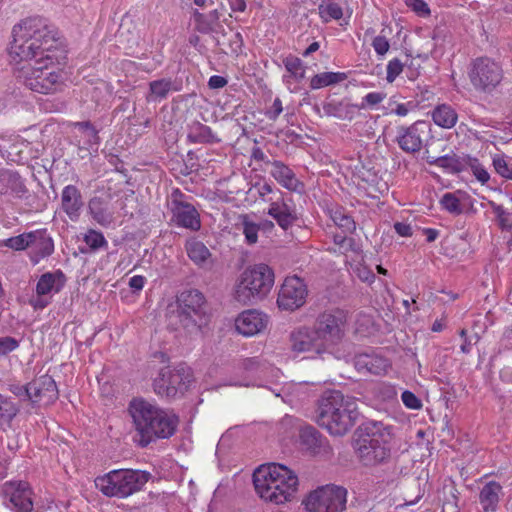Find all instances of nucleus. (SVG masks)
<instances>
[{
  "mask_svg": "<svg viewBox=\"0 0 512 512\" xmlns=\"http://www.w3.org/2000/svg\"><path fill=\"white\" fill-rule=\"evenodd\" d=\"M10 55L24 62L17 69V78L30 90L53 94L63 89L65 77L56 65L64 50L58 30L45 19L31 17L15 25Z\"/></svg>",
  "mask_w": 512,
  "mask_h": 512,
  "instance_id": "1",
  "label": "nucleus"
},
{
  "mask_svg": "<svg viewBox=\"0 0 512 512\" xmlns=\"http://www.w3.org/2000/svg\"><path fill=\"white\" fill-rule=\"evenodd\" d=\"M253 484L264 502L277 506L295 500L300 487L297 473L280 463L260 465L253 473Z\"/></svg>",
  "mask_w": 512,
  "mask_h": 512,
  "instance_id": "2",
  "label": "nucleus"
},
{
  "mask_svg": "<svg viewBox=\"0 0 512 512\" xmlns=\"http://www.w3.org/2000/svg\"><path fill=\"white\" fill-rule=\"evenodd\" d=\"M129 413L135 424V441L147 446L155 439L169 438L176 430L178 418L143 399H134L129 404Z\"/></svg>",
  "mask_w": 512,
  "mask_h": 512,
  "instance_id": "3",
  "label": "nucleus"
},
{
  "mask_svg": "<svg viewBox=\"0 0 512 512\" xmlns=\"http://www.w3.org/2000/svg\"><path fill=\"white\" fill-rule=\"evenodd\" d=\"M356 402L340 391L324 392L317 403L316 423L333 436L345 435L358 418Z\"/></svg>",
  "mask_w": 512,
  "mask_h": 512,
  "instance_id": "4",
  "label": "nucleus"
},
{
  "mask_svg": "<svg viewBox=\"0 0 512 512\" xmlns=\"http://www.w3.org/2000/svg\"><path fill=\"white\" fill-rule=\"evenodd\" d=\"M274 282V271L267 264L249 266L242 272L236 285L235 299L243 305H253L269 294Z\"/></svg>",
  "mask_w": 512,
  "mask_h": 512,
  "instance_id": "5",
  "label": "nucleus"
},
{
  "mask_svg": "<svg viewBox=\"0 0 512 512\" xmlns=\"http://www.w3.org/2000/svg\"><path fill=\"white\" fill-rule=\"evenodd\" d=\"M150 474L131 469H117L97 477L95 486L108 497L127 498L142 490Z\"/></svg>",
  "mask_w": 512,
  "mask_h": 512,
  "instance_id": "6",
  "label": "nucleus"
},
{
  "mask_svg": "<svg viewBox=\"0 0 512 512\" xmlns=\"http://www.w3.org/2000/svg\"><path fill=\"white\" fill-rule=\"evenodd\" d=\"M177 314L181 326L190 334L201 332L210 321L205 298L200 291L194 289L180 294Z\"/></svg>",
  "mask_w": 512,
  "mask_h": 512,
  "instance_id": "7",
  "label": "nucleus"
},
{
  "mask_svg": "<svg viewBox=\"0 0 512 512\" xmlns=\"http://www.w3.org/2000/svg\"><path fill=\"white\" fill-rule=\"evenodd\" d=\"M347 490L339 485L326 484L308 492L302 500L306 512H344Z\"/></svg>",
  "mask_w": 512,
  "mask_h": 512,
  "instance_id": "8",
  "label": "nucleus"
},
{
  "mask_svg": "<svg viewBox=\"0 0 512 512\" xmlns=\"http://www.w3.org/2000/svg\"><path fill=\"white\" fill-rule=\"evenodd\" d=\"M467 74L473 88L483 93L494 91L504 78L502 65L487 56L473 59L468 66Z\"/></svg>",
  "mask_w": 512,
  "mask_h": 512,
  "instance_id": "9",
  "label": "nucleus"
},
{
  "mask_svg": "<svg viewBox=\"0 0 512 512\" xmlns=\"http://www.w3.org/2000/svg\"><path fill=\"white\" fill-rule=\"evenodd\" d=\"M346 317L341 310H329L320 313L313 325L320 342L327 353H332L345 335Z\"/></svg>",
  "mask_w": 512,
  "mask_h": 512,
  "instance_id": "10",
  "label": "nucleus"
},
{
  "mask_svg": "<svg viewBox=\"0 0 512 512\" xmlns=\"http://www.w3.org/2000/svg\"><path fill=\"white\" fill-rule=\"evenodd\" d=\"M191 381L192 374L188 367H164L154 379L153 387L157 395L171 399L183 394Z\"/></svg>",
  "mask_w": 512,
  "mask_h": 512,
  "instance_id": "11",
  "label": "nucleus"
},
{
  "mask_svg": "<svg viewBox=\"0 0 512 512\" xmlns=\"http://www.w3.org/2000/svg\"><path fill=\"white\" fill-rule=\"evenodd\" d=\"M431 128L430 124L426 121H416L412 125L405 127L400 126L397 128L396 142L401 150L406 153L419 152L427 139L430 137Z\"/></svg>",
  "mask_w": 512,
  "mask_h": 512,
  "instance_id": "12",
  "label": "nucleus"
},
{
  "mask_svg": "<svg viewBox=\"0 0 512 512\" xmlns=\"http://www.w3.org/2000/svg\"><path fill=\"white\" fill-rule=\"evenodd\" d=\"M289 346L296 355L309 354L310 357H315L327 353L313 327L306 325L296 327L290 332Z\"/></svg>",
  "mask_w": 512,
  "mask_h": 512,
  "instance_id": "13",
  "label": "nucleus"
},
{
  "mask_svg": "<svg viewBox=\"0 0 512 512\" xmlns=\"http://www.w3.org/2000/svg\"><path fill=\"white\" fill-rule=\"evenodd\" d=\"M307 295V286L301 278L286 277L278 293L277 305L281 310L295 311L305 304Z\"/></svg>",
  "mask_w": 512,
  "mask_h": 512,
  "instance_id": "14",
  "label": "nucleus"
},
{
  "mask_svg": "<svg viewBox=\"0 0 512 512\" xmlns=\"http://www.w3.org/2000/svg\"><path fill=\"white\" fill-rule=\"evenodd\" d=\"M355 441L358 448H381L392 439L391 428L381 422H368L355 431Z\"/></svg>",
  "mask_w": 512,
  "mask_h": 512,
  "instance_id": "15",
  "label": "nucleus"
},
{
  "mask_svg": "<svg viewBox=\"0 0 512 512\" xmlns=\"http://www.w3.org/2000/svg\"><path fill=\"white\" fill-rule=\"evenodd\" d=\"M182 193L176 190L172 193L170 210L172 220L181 227L197 231L201 227L200 216L196 208L188 202L183 201Z\"/></svg>",
  "mask_w": 512,
  "mask_h": 512,
  "instance_id": "16",
  "label": "nucleus"
},
{
  "mask_svg": "<svg viewBox=\"0 0 512 512\" xmlns=\"http://www.w3.org/2000/svg\"><path fill=\"white\" fill-rule=\"evenodd\" d=\"M282 427H291L297 430L295 444L304 448H323L327 445L326 438L312 425L303 424L299 419L286 415L280 421Z\"/></svg>",
  "mask_w": 512,
  "mask_h": 512,
  "instance_id": "17",
  "label": "nucleus"
},
{
  "mask_svg": "<svg viewBox=\"0 0 512 512\" xmlns=\"http://www.w3.org/2000/svg\"><path fill=\"white\" fill-rule=\"evenodd\" d=\"M28 399L39 405H49L58 398V389L54 379L44 374L28 383Z\"/></svg>",
  "mask_w": 512,
  "mask_h": 512,
  "instance_id": "18",
  "label": "nucleus"
},
{
  "mask_svg": "<svg viewBox=\"0 0 512 512\" xmlns=\"http://www.w3.org/2000/svg\"><path fill=\"white\" fill-rule=\"evenodd\" d=\"M264 202L269 204L268 215L274 218L281 228L286 230L297 220L295 209L283 197L281 191L264 199Z\"/></svg>",
  "mask_w": 512,
  "mask_h": 512,
  "instance_id": "19",
  "label": "nucleus"
},
{
  "mask_svg": "<svg viewBox=\"0 0 512 512\" xmlns=\"http://www.w3.org/2000/svg\"><path fill=\"white\" fill-rule=\"evenodd\" d=\"M4 495L9 501V507L16 512H31L33 503L31 490L27 483L9 482L4 485Z\"/></svg>",
  "mask_w": 512,
  "mask_h": 512,
  "instance_id": "20",
  "label": "nucleus"
},
{
  "mask_svg": "<svg viewBox=\"0 0 512 512\" xmlns=\"http://www.w3.org/2000/svg\"><path fill=\"white\" fill-rule=\"evenodd\" d=\"M267 324L268 317L254 309L243 311L235 319L236 330L244 336H253L262 332Z\"/></svg>",
  "mask_w": 512,
  "mask_h": 512,
  "instance_id": "21",
  "label": "nucleus"
},
{
  "mask_svg": "<svg viewBox=\"0 0 512 512\" xmlns=\"http://www.w3.org/2000/svg\"><path fill=\"white\" fill-rule=\"evenodd\" d=\"M335 248L329 249L334 253L342 254L346 257V263L352 266V262H358L363 259L361 246L352 237L346 234L330 232Z\"/></svg>",
  "mask_w": 512,
  "mask_h": 512,
  "instance_id": "22",
  "label": "nucleus"
},
{
  "mask_svg": "<svg viewBox=\"0 0 512 512\" xmlns=\"http://www.w3.org/2000/svg\"><path fill=\"white\" fill-rule=\"evenodd\" d=\"M84 206L82 194L75 185H67L61 193V208L71 221H78Z\"/></svg>",
  "mask_w": 512,
  "mask_h": 512,
  "instance_id": "23",
  "label": "nucleus"
},
{
  "mask_svg": "<svg viewBox=\"0 0 512 512\" xmlns=\"http://www.w3.org/2000/svg\"><path fill=\"white\" fill-rule=\"evenodd\" d=\"M30 260L34 264L45 257L50 256L54 251V243L52 238L47 234L45 229L32 231Z\"/></svg>",
  "mask_w": 512,
  "mask_h": 512,
  "instance_id": "24",
  "label": "nucleus"
},
{
  "mask_svg": "<svg viewBox=\"0 0 512 512\" xmlns=\"http://www.w3.org/2000/svg\"><path fill=\"white\" fill-rule=\"evenodd\" d=\"M88 212L92 219L102 227H108L114 222V211L107 198L95 196L88 202Z\"/></svg>",
  "mask_w": 512,
  "mask_h": 512,
  "instance_id": "25",
  "label": "nucleus"
},
{
  "mask_svg": "<svg viewBox=\"0 0 512 512\" xmlns=\"http://www.w3.org/2000/svg\"><path fill=\"white\" fill-rule=\"evenodd\" d=\"M355 368L361 373L381 375L390 367L389 361L375 354H359L354 359Z\"/></svg>",
  "mask_w": 512,
  "mask_h": 512,
  "instance_id": "26",
  "label": "nucleus"
},
{
  "mask_svg": "<svg viewBox=\"0 0 512 512\" xmlns=\"http://www.w3.org/2000/svg\"><path fill=\"white\" fill-rule=\"evenodd\" d=\"M360 109H364V104H352L346 99L341 101L331 100L323 105L324 113L327 116L348 121L354 119Z\"/></svg>",
  "mask_w": 512,
  "mask_h": 512,
  "instance_id": "27",
  "label": "nucleus"
},
{
  "mask_svg": "<svg viewBox=\"0 0 512 512\" xmlns=\"http://www.w3.org/2000/svg\"><path fill=\"white\" fill-rule=\"evenodd\" d=\"M75 139L80 149L98 150L99 136L98 131L90 122H77L74 124Z\"/></svg>",
  "mask_w": 512,
  "mask_h": 512,
  "instance_id": "28",
  "label": "nucleus"
},
{
  "mask_svg": "<svg viewBox=\"0 0 512 512\" xmlns=\"http://www.w3.org/2000/svg\"><path fill=\"white\" fill-rule=\"evenodd\" d=\"M423 158L430 165H435L437 167L443 168L448 173H460L465 169L466 158L461 159L456 154L435 156L431 153L429 147L427 146L425 148Z\"/></svg>",
  "mask_w": 512,
  "mask_h": 512,
  "instance_id": "29",
  "label": "nucleus"
},
{
  "mask_svg": "<svg viewBox=\"0 0 512 512\" xmlns=\"http://www.w3.org/2000/svg\"><path fill=\"white\" fill-rule=\"evenodd\" d=\"M65 284V276L61 271L47 272L41 275L36 285L38 296L58 293Z\"/></svg>",
  "mask_w": 512,
  "mask_h": 512,
  "instance_id": "30",
  "label": "nucleus"
},
{
  "mask_svg": "<svg viewBox=\"0 0 512 512\" xmlns=\"http://www.w3.org/2000/svg\"><path fill=\"white\" fill-rule=\"evenodd\" d=\"M185 249L189 259L199 267H208L213 263L212 254L206 245L196 239L186 241Z\"/></svg>",
  "mask_w": 512,
  "mask_h": 512,
  "instance_id": "31",
  "label": "nucleus"
},
{
  "mask_svg": "<svg viewBox=\"0 0 512 512\" xmlns=\"http://www.w3.org/2000/svg\"><path fill=\"white\" fill-rule=\"evenodd\" d=\"M271 175L284 188L297 191L301 183L296 178L295 173L281 161L272 162Z\"/></svg>",
  "mask_w": 512,
  "mask_h": 512,
  "instance_id": "32",
  "label": "nucleus"
},
{
  "mask_svg": "<svg viewBox=\"0 0 512 512\" xmlns=\"http://www.w3.org/2000/svg\"><path fill=\"white\" fill-rule=\"evenodd\" d=\"M180 85L170 78H162L149 83V92L146 96L147 102H156L166 99L170 92L179 91Z\"/></svg>",
  "mask_w": 512,
  "mask_h": 512,
  "instance_id": "33",
  "label": "nucleus"
},
{
  "mask_svg": "<svg viewBox=\"0 0 512 512\" xmlns=\"http://www.w3.org/2000/svg\"><path fill=\"white\" fill-rule=\"evenodd\" d=\"M502 487L497 482L487 483L480 492V504L485 512L496 510Z\"/></svg>",
  "mask_w": 512,
  "mask_h": 512,
  "instance_id": "34",
  "label": "nucleus"
},
{
  "mask_svg": "<svg viewBox=\"0 0 512 512\" xmlns=\"http://www.w3.org/2000/svg\"><path fill=\"white\" fill-rule=\"evenodd\" d=\"M432 119L439 127L450 129L455 126L458 115L449 105H438L432 112Z\"/></svg>",
  "mask_w": 512,
  "mask_h": 512,
  "instance_id": "35",
  "label": "nucleus"
},
{
  "mask_svg": "<svg viewBox=\"0 0 512 512\" xmlns=\"http://www.w3.org/2000/svg\"><path fill=\"white\" fill-rule=\"evenodd\" d=\"M330 218L334 225L340 228L344 234H351L356 229L354 219L342 207L331 209Z\"/></svg>",
  "mask_w": 512,
  "mask_h": 512,
  "instance_id": "36",
  "label": "nucleus"
},
{
  "mask_svg": "<svg viewBox=\"0 0 512 512\" xmlns=\"http://www.w3.org/2000/svg\"><path fill=\"white\" fill-rule=\"evenodd\" d=\"M220 16L221 13L217 9H214L208 14H203L196 10L194 12V19L197 30L201 33L212 32L217 26Z\"/></svg>",
  "mask_w": 512,
  "mask_h": 512,
  "instance_id": "37",
  "label": "nucleus"
},
{
  "mask_svg": "<svg viewBox=\"0 0 512 512\" xmlns=\"http://www.w3.org/2000/svg\"><path fill=\"white\" fill-rule=\"evenodd\" d=\"M187 138L192 143H210L213 141V134L210 127L194 121L188 126Z\"/></svg>",
  "mask_w": 512,
  "mask_h": 512,
  "instance_id": "38",
  "label": "nucleus"
},
{
  "mask_svg": "<svg viewBox=\"0 0 512 512\" xmlns=\"http://www.w3.org/2000/svg\"><path fill=\"white\" fill-rule=\"evenodd\" d=\"M347 78L345 73L341 72H323L314 75L310 80V88L313 90L334 85L344 81Z\"/></svg>",
  "mask_w": 512,
  "mask_h": 512,
  "instance_id": "39",
  "label": "nucleus"
},
{
  "mask_svg": "<svg viewBox=\"0 0 512 512\" xmlns=\"http://www.w3.org/2000/svg\"><path fill=\"white\" fill-rule=\"evenodd\" d=\"M18 412V405L0 394V425L9 424Z\"/></svg>",
  "mask_w": 512,
  "mask_h": 512,
  "instance_id": "40",
  "label": "nucleus"
},
{
  "mask_svg": "<svg viewBox=\"0 0 512 512\" xmlns=\"http://www.w3.org/2000/svg\"><path fill=\"white\" fill-rule=\"evenodd\" d=\"M318 9H319V14H320L321 18L325 22H328L331 19L339 20L343 16V10H342L341 6L335 2L330 1V0L323 1L319 5Z\"/></svg>",
  "mask_w": 512,
  "mask_h": 512,
  "instance_id": "41",
  "label": "nucleus"
},
{
  "mask_svg": "<svg viewBox=\"0 0 512 512\" xmlns=\"http://www.w3.org/2000/svg\"><path fill=\"white\" fill-rule=\"evenodd\" d=\"M32 231L10 237L3 241V245L15 251H22L31 246Z\"/></svg>",
  "mask_w": 512,
  "mask_h": 512,
  "instance_id": "42",
  "label": "nucleus"
},
{
  "mask_svg": "<svg viewBox=\"0 0 512 512\" xmlns=\"http://www.w3.org/2000/svg\"><path fill=\"white\" fill-rule=\"evenodd\" d=\"M495 172L505 179L512 180V163H509L504 154H495L492 157Z\"/></svg>",
  "mask_w": 512,
  "mask_h": 512,
  "instance_id": "43",
  "label": "nucleus"
},
{
  "mask_svg": "<svg viewBox=\"0 0 512 512\" xmlns=\"http://www.w3.org/2000/svg\"><path fill=\"white\" fill-rule=\"evenodd\" d=\"M469 167L475 178L482 184H486L490 179V174L477 158L466 157L465 168Z\"/></svg>",
  "mask_w": 512,
  "mask_h": 512,
  "instance_id": "44",
  "label": "nucleus"
},
{
  "mask_svg": "<svg viewBox=\"0 0 512 512\" xmlns=\"http://www.w3.org/2000/svg\"><path fill=\"white\" fill-rule=\"evenodd\" d=\"M83 240L93 251L99 250L100 248H106L108 246V242L103 233L94 229H89L84 235Z\"/></svg>",
  "mask_w": 512,
  "mask_h": 512,
  "instance_id": "45",
  "label": "nucleus"
},
{
  "mask_svg": "<svg viewBox=\"0 0 512 512\" xmlns=\"http://www.w3.org/2000/svg\"><path fill=\"white\" fill-rule=\"evenodd\" d=\"M286 70L297 80H301L305 76V69L302 61L294 56H288L283 60Z\"/></svg>",
  "mask_w": 512,
  "mask_h": 512,
  "instance_id": "46",
  "label": "nucleus"
},
{
  "mask_svg": "<svg viewBox=\"0 0 512 512\" xmlns=\"http://www.w3.org/2000/svg\"><path fill=\"white\" fill-rule=\"evenodd\" d=\"M440 204L443 209L451 214L459 215L463 211L460 200L455 193H445L440 200Z\"/></svg>",
  "mask_w": 512,
  "mask_h": 512,
  "instance_id": "47",
  "label": "nucleus"
},
{
  "mask_svg": "<svg viewBox=\"0 0 512 512\" xmlns=\"http://www.w3.org/2000/svg\"><path fill=\"white\" fill-rule=\"evenodd\" d=\"M243 234L246 242L250 245L255 244L258 240L259 225L248 220L247 216L242 221Z\"/></svg>",
  "mask_w": 512,
  "mask_h": 512,
  "instance_id": "48",
  "label": "nucleus"
},
{
  "mask_svg": "<svg viewBox=\"0 0 512 512\" xmlns=\"http://www.w3.org/2000/svg\"><path fill=\"white\" fill-rule=\"evenodd\" d=\"M404 64L400 59L394 58L390 60L387 64V74H386V80L388 83H393L395 79L402 73Z\"/></svg>",
  "mask_w": 512,
  "mask_h": 512,
  "instance_id": "49",
  "label": "nucleus"
},
{
  "mask_svg": "<svg viewBox=\"0 0 512 512\" xmlns=\"http://www.w3.org/2000/svg\"><path fill=\"white\" fill-rule=\"evenodd\" d=\"M355 267L352 266L353 272L357 275V277L366 283H373L375 280V274L366 266L362 265L360 261L356 262Z\"/></svg>",
  "mask_w": 512,
  "mask_h": 512,
  "instance_id": "50",
  "label": "nucleus"
},
{
  "mask_svg": "<svg viewBox=\"0 0 512 512\" xmlns=\"http://www.w3.org/2000/svg\"><path fill=\"white\" fill-rule=\"evenodd\" d=\"M493 212L496 214L502 228L512 227V214L507 212L501 205L493 204Z\"/></svg>",
  "mask_w": 512,
  "mask_h": 512,
  "instance_id": "51",
  "label": "nucleus"
},
{
  "mask_svg": "<svg viewBox=\"0 0 512 512\" xmlns=\"http://www.w3.org/2000/svg\"><path fill=\"white\" fill-rule=\"evenodd\" d=\"M402 402L409 409H420L422 407L421 400L411 391H404L401 395Z\"/></svg>",
  "mask_w": 512,
  "mask_h": 512,
  "instance_id": "52",
  "label": "nucleus"
},
{
  "mask_svg": "<svg viewBox=\"0 0 512 512\" xmlns=\"http://www.w3.org/2000/svg\"><path fill=\"white\" fill-rule=\"evenodd\" d=\"M19 347V342L10 336L0 338V356L6 355Z\"/></svg>",
  "mask_w": 512,
  "mask_h": 512,
  "instance_id": "53",
  "label": "nucleus"
},
{
  "mask_svg": "<svg viewBox=\"0 0 512 512\" xmlns=\"http://www.w3.org/2000/svg\"><path fill=\"white\" fill-rule=\"evenodd\" d=\"M372 46L379 56H384L390 48L389 41L384 36H376L372 41Z\"/></svg>",
  "mask_w": 512,
  "mask_h": 512,
  "instance_id": "54",
  "label": "nucleus"
},
{
  "mask_svg": "<svg viewBox=\"0 0 512 512\" xmlns=\"http://www.w3.org/2000/svg\"><path fill=\"white\" fill-rule=\"evenodd\" d=\"M360 452L359 458L363 462L364 465H373L377 462V453L378 450H358ZM381 454L384 453V450H379Z\"/></svg>",
  "mask_w": 512,
  "mask_h": 512,
  "instance_id": "55",
  "label": "nucleus"
},
{
  "mask_svg": "<svg viewBox=\"0 0 512 512\" xmlns=\"http://www.w3.org/2000/svg\"><path fill=\"white\" fill-rule=\"evenodd\" d=\"M386 95L380 92H370L363 98V103L368 106H375L385 99Z\"/></svg>",
  "mask_w": 512,
  "mask_h": 512,
  "instance_id": "56",
  "label": "nucleus"
},
{
  "mask_svg": "<svg viewBox=\"0 0 512 512\" xmlns=\"http://www.w3.org/2000/svg\"><path fill=\"white\" fill-rule=\"evenodd\" d=\"M238 428H231L227 430L220 438L217 448L232 445L231 440L238 435Z\"/></svg>",
  "mask_w": 512,
  "mask_h": 512,
  "instance_id": "57",
  "label": "nucleus"
},
{
  "mask_svg": "<svg viewBox=\"0 0 512 512\" xmlns=\"http://www.w3.org/2000/svg\"><path fill=\"white\" fill-rule=\"evenodd\" d=\"M282 111H283L282 102L279 98H276L273 101L271 108L266 112V116L270 120L275 121L278 118V116L282 113Z\"/></svg>",
  "mask_w": 512,
  "mask_h": 512,
  "instance_id": "58",
  "label": "nucleus"
},
{
  "mask_svg": "<svg viewBox=\"0 0 512 512\" xmlns=\"http://www.w3.org/2000/svg\"><path fill=\"white\" fill-rule=\"evenodd\" d=\"M406 4L411 7L415 12L420 14H428L429 8L424 0H406Z\"/></svg>",
  "mask_w": 512,
  "mask_h": 512,
  "instance_id": "59",
  "label": "nucleus"
},
{
  "mask_svg": "<svg viewBox=\"0 0 512 512\" xmlns=\"http://www.w3.org/2000/svg\"><path fill=\"white\" fill-rule=\"evenodd\" d=\"M10 455L6 450H0V479L6 477L8 466L10 463Z\"/></svg>",
  "mask_w": 512,
  "mask_h": 512,
  "instance_id": "60",
  "label": "nucleus"
},
{
  "mask_svg": "<svg viewBox=\"0 0 512 512\" xmlns=\"http://www.w3.org/2000/svg\"><path fill=\"white\" fill-rule=\"evenodd\" d=\"M227 83L228 81L226 78L219 75H213L208 81V86L210 89H220L226 86Z\"/></svg>",
  "mask_w": 512,
  "mask_h": 512,
  "instance_id": "61",
  "label": "nucleus"
},
{
  "mask_svg": "<svg viewBox=\"0 0 512 512\" xmlns=\"http://www.w3.org/2000/svg\"><path fill=\"white\" fill-rule=\"evenodd\" d=\"M395 231L402 237H409L412 235V227L409 224L396 222L394 224Z\"/></svg>",
  "mask_w": 512,
  "mask_h": 512,
  "instance_id": "62",
  "label": "nucleus"
},
{
  "mask_svg": "<svg viewBox=\"0 0 512 512\" xmlns=\"http://www.w3.org/2000/svg\"><path fill=\"white\" fill-rule=\"evenodd\" d=\"M275 192L270 184L264 183L258 186V194L264 201V199H268V197L272 196Z\"/></svg>",
  "mask_w": 512,
  "mask_h": 512,
  "instance_id": "63",
  "label": "nucleus"
},
{
  "mask_svg": "<svg viewBox=\"0 0 512 512\" xmlns=\"http://www.w3.org/2000/svg\"><path fill=\"white\" fill-rule=\"evenodd\" d=\"M145 278L141 275H135L130 278L129 286L134 290H141L144 287Z\"/></svg>",
  "mask_w": 512,
  "mask_h": 512,
  "instance_id": "64",
  "label": "nucleus"
}]
</instances>
